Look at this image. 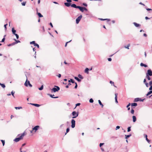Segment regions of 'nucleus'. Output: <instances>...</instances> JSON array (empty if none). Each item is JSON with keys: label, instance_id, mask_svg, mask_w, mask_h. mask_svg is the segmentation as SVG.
Here are the masks:
<instances>
[{"label": "nucleus", "instance_id": "nucleus-25", "mask_svg": "<svg viewBox=\"0 0 152 152\" xmlns=\"http://www.w3.org/2000/svg\"><path fill=\"white\" fill-rule=\"evenodd\" d=\"M89 70V69L88 68H86L85 70V72L87 74H88L89 72L88 71Z\"/></svg>", "mask_w": 152, "mask_h": 152}, {"label": "nucleus", "instance_id": "nucleus-16", "mask_svg": "<svg viewBox=\"0 0 152 152\" xmlns=\"http://www.w3.org/2000/svg\"><path fill=\"white\" fill-rule=\"evenodd\" d=\"M133 24L136 27H140V25L139 24H138L135 22H134Z\"/></svg>", "mask_w": 152, "mask_h": 152}, {"label": "nucleus", "instance_id": "nucleus-30", "mask_svg": "<svg viewBox=\"0 0 152 152\" xmlns=\"http://www.w3.org/2000/svg\"><path fill=\"white\" fill-rule=\"evenodd\" d=\"M78 77L80 79H83V76L80 74H79L78 75Z\"/></svg>", "mask_w": 152, "mask_h": 152}, {"label": "nucleus", "instance_id": "nucleus-46", "mask_svg": "<svg viewBox=\"0 0 152 152\" xmlns=\"http://www.w3.org/2000/svg\"><path fill=\"white\" fill-rule=\"evenodd\" d=\"M14 35H15V36L17 39H19V35H18V34H16Z\"/></svg>", "mask_w": 152, "mask_h": 152}, {"label": "nucleus", "instance_id": "nucleus-33", "mask_svg": "<svg viewBox=\"0 0 152 152\" xmlns=\"http://www.w3.org/2000/svg\"><path fill=\"white\" fill-rule=\"evenodd\" d=\"M14 40L15 41V42H16V44H17L18 43H20V41L19 40H17L15 39H14Z\"/></svg>", "mask_w": 152, "mask_h": 152}, {"label": "nucleus", "instance_id": "nucleus-57", "mask_svg": "<svg viewBox=\"0 0 152 152\" xmlns=\"http://www.w3.org/2000/svg\"><path fill=\"white\" fill-rule=\"evenodd\" d=\"M104 143H100L99 144L100 147H101V146L104 144Z\"/></svg>", "mask_w": 152, "mask_h": 152}, {"label": "nucleus", "instance_id": "nucleus-18", "mask_svg": "<svg viewBox=\"0 0 152 152\" xmlns=\"http://www.w3.org/2000/svg\"><path fill=\"white\" fill-rule=\"evenodd\" d=\"M140 65L141 66H144L145 67H148V65L146 64H144L142 63H141L140 64Z\"/></svg>", "mask_w": 152, "mask_h": 152}, {"label": "nucleus", "instance_id": "nucleus-6", "mask_svg": "<svg viewBox=\"0 0 152 152\" xmlns=\"http://www.w3.org/2000/svg\"><path fill=\"white\" fill-rule=\"evenodd\" d=\"M72 0H66L67 2H65L64 4L65 6L67 7H69L70 6H71V3H70L72 2Z\"/></svg>", "mask_w": 152, "mask_h": 152}, {"label": "nucleus", "instance_id": "nucleus-31", "mask_svg": "<svg viewBox=\"0 0 152 152\" xmlns=\"http://www.w3.org/2000/svg\"><path fill=\"white\" fill-rule=\"evenodd\" d=\"M43 87H44V86H43V85H42L41 87L39 88H38V89L40 90V91H41L43 89Z\"/></svg>", "mask_w": 152, "mask_h": 152}, {"label": "nucleus", "instance_id": "nucleus-2", "mask_svg": "<svg viewBox=\"0 0 152 152\" xmlns=\"http://www.w3.org/2000/svg\"><path fill=\"white\" fill-rule=\"evenodd\" d=\"M24 133H23L21 134L20 136L19 137H16L14 140V141L16 142H18L20 140L22 139L23 138V137L24 136Z\"/></svg>", "mask_w": 152, "mask_h": 152}, {"label": "nucleus", "instance_id": "nucleus-61", "mask_svg": "<svg viewBox=\"0 0 152 152\" xmlns=\"http://www.w3.org/2000/svg\"><path fill=\"white\" fill-rule=\"evenodd\" d=\"M108 60L109 61H112V58H108Z\"/></svg>", "mask_w": 152, "mask_h": 152}, {"label": "nucleus", "instance_id": "nucleus-37", "mask_svg": "<svg viewBox=\"0 0 152 152\" xmlns=\"http://www.w3.org/2000/svg\"><path fill=\"white\" fill-rule=\"evenodd\" d=\"M15 108L16 110L20 109L22 108V107H15Z\"/></svg>", "mask_w": 152, "mask_h": 152}, {"label": "nucleus", "instance_id": "nucleus-38", "mask_svg": "<svg viewBox=\"0 0 152 152\" xmlns=\"http://www.w3.org/2000/svg\"><path fill=\"white\" fill-rule=\"evenodd\" d=\"M131 126H129L127 128V132H129L131 131Z\"/></svg>", "mask_w": 152, "mask_h": 152}, {"label": "nucleus", "instance_id": "nucleus-51", "mask_svg": "<svg viewBox=\"0 0 152 152\" xmlns=\"http://www.w3.org/2000/svg\"><path fill=\"white\" fill-rule=\"evenodd\" d=\"M145 84L147 87H149V84L148 83H145Z\"/></svg>", "mask_w": 152, "mask_h": 152}, {"label": "nucleus", "instance_id": "nucleus-17", "mask_svg": "<svg viewBox=\"0 0 152 152\" xmlns=\"http://www.w3.org/2000/svg\"><path fill=\"white\" fill-rule=\"evenodd\" d=\"M12 33L14 35H15L16 34V30H15L14 28H12Z\"/></svg>", "mask_w": 152, "mask_h": 152}, {"label": "nucleus", "instance_id": "nucleus-50", "mask_svg": "<svg viewBox=\"0 0 152 152\" xmlns=\"http://www.w3.org/2000/svg\"><path fill=\"white\" fill-rule=\"evenodd\" d=\"M75 86L74 88L76 89L77 88V83H76V82L75 83Z\"/></svg>", "mask_w": 152, "mask_h": 152}, {"label": "nucleus", "instance_id": "nucleus-52", "mask_svg": "<svg viewBox=\"0 0 152 152\" xmlns=\"http://www.w3.org/2000/svg\"><path fill=\"white\" fill-rule=\"evenodd\" d=\"M7 24H5L4 25V28L5 30H7Z\"/></svg>", "mask_w": 152, "mask_h": 152}, {"label": "nucleus", "instance_id": "nucleus-14", "mask_svg": "<svg viewBox=\"0 0 152 152\" xmlns=\"http://www.w3.org/2000/svg\"><path fill=\"white\" fill-rule=\"evenodd\" d=\"M137 105V104L136 103H131V106L133 107H136Z\"/></svg>", "mask_w": 152, "mask_h": 152}, {"label": "nucleus", "instance_id": "nucleus-43", "mask_svg": "<svg viewBox=\"0 0 152 152\" xmlns=\"http://www.w3.org/2000/svg\"><path fill=\"white\" fill-rule=\"evenodd\" d=\"M115 100H117V96H118V94L117 93H115Z\"/></svg>", "mask_w": 152, "mask_h": 152}, {"label": "nucleus", "instance_id": "nucleus-39", "mask_svg": "<svg viewBox=\"0 0 152 152\" xmlns=\"http://www.w3.org/2000/svg\"><path fill=\"white\" fill-rule=\"evenodd\" d=\"M26 1H24L21 3V4L22 6H25L26 5Z\"/></svg>", "mask_w": 152, "mask_h": 152}, {"label": "nucleus", "instance_id": "nucleus-49", "mask_svg": "<svg viewBox=\"0 0 152 152\" xmlns=\"http://www.w3.org/2000/svg\"><path fill=\"white\" fill-rule=\"evenodd\" d=\"M72 41V40H70V41H69V42H66V43H65V46L66 47L67 46V44L68 43L71 42V41Z\"/></svg>", "mask_w": 152, "mask_h": 152}, {"label": "nucleus", "instance_id": "nucleus-28", "mask_svg": "<svg viewBox=\"0 0 152 152\" xmlns=\"http://www.w3.org/2000/svg\"><path fill=\"white\" fill-rule=\"evenodd\" d=\"M110 83L111 85L112 86L113 85L115 87H116V86L115 85H114V82H113L112 81H110Z\"/></svg>", "mask_w": 152, "mask_h": 152}, {"label": "nucleus", "instance_id": "nucleus-12", "mask_svg": "<svg viewBox=\"0 0 152 152\" xmlns=\"http://www.w3.org/2000/svg\"><path fill=\"white\" fill-rule=\"evenodd\" d=\"M144 137L145 138V140L147 141L149 143H150V140L148 139L147 137H148V135L145 134H144Z\"/></svg>", "mask_w": 152, "mask_h": 152}, {"label": "nucleus", "instance_id": "nucleus-56", "mask_svg": "<svg viewBox=\"0 0 152 152\" xmlns=\"http://www.w3.org/2000/svg\"><path fill=\"white\" fill-rule=\"evenodd\" d=\"M130 105H131V103H129L126 106V107L128 108Z\"/></svg>", "mask_w": 152, "mask_h": 152}, {"label": "nucleus", "instance_id": "nucleus-20", "mask_svg": "<svg viewBox=\"0 0 152 152\" xmlns=\"http://www.w3.org/2000/svg\"><path fill=\"white\" fill-rule=\"evenodd\" d=\"M37 14L39 18H41L43 17V15L40 12H37Z\"/></svg>", "mask_w": 152, "mask_h": 152}, {"label": "nucleus", "instance_id": "nucleus-10", "mask_svg": "<svg viewBox=\"0 0 152 152\" xmlns=\"http://www.w3.org/2000/svg\"><path fill=\"white\" fill-rule=\"evenodd\" d=\"M146 76H152V71L151 69H149L147 70V72L146 73Z\"/></svg>", "mask_w": 152, "mask_h": 152}, {"label": "nucleus", "instance_id": "nucleus-26", "mask_svg": "<svg viewBox=\"0 0 152 152\" xmlns=\"http://www.w3.org/2000/svg\"><path fill=\"white\" fill-rule=\"evenodd\" d=\"M132 136V135L130 134L129 135H125V138L126 139H127L130 136Z\"/></svg>", "mask_w": 152, "mask_h": 152}, {"label": "nucleus", "instance_id": "nucleus-36", "mask_svg": "<svg viewBox=\"0 0 152 152\" xmlns=\"http://www.w3.org/2000/svg\"><path fill=\"white\" fill-rule=\"evenodd\" d=\"M1 141L2 142L3 145L4 146L5 145V142L4 140H1Z\"/></svg>", "mask_w": 152, "mask_h": 152}, {"label": "nucleus", "instance_id": "nucleus-34", "mask_svg": "<svg viewBox=\"0 0 152 152\" xmlns=\"http://www.w3.org/2000/svg\"><path fill=\"white\" fill-rule=\"evenodd\" d=\"M15 93V92L14 91H12L11 92V94H12V96H13V97L14 98H15V96H14Z\"/></svg>", "mask_w": 152, "mask_h": 152}, {"label": "nucleus", "instance_id": "nucleus-59", "mask_svg": "<svg viewBox=\"0 0 152 152\" xmlns=\"http://www.w3.org/2000/svg\"><path fill=\"white\" fill-rule=\"evenodd\" d=\"M150 87L149 88V90H152V86H150Z\"/></svg>", "mask_w": 152, "mask_h": 152}, {"label": "nucleus", "instance_id": "nucleus-32", "mask_svg": "<svg viewBox=\"0 0 152 152\" xmlns=\"http://www.w3.org/2000/svg\"><path fill=\"white\" fill-rule=\"evenodd\" d=\"M69 130L70 129L69 128H68L66 129V132L65 133V135L66 134L69 132Z\"/></svg>", "mask_w": 152, "mask_h": 152}, {"label": "nucleus", "instance_id": "nucleus-23", "mask_svg": "<svg viewBox=\"0 0 152 152\" xmlns=\"http://www.w3.org/2000/svg\"><path fill=\"white\" fill-rule=\"evenodd\" d=\"M74 78L78 82H80L81 81V79H80L78 77H74Z\"/></svg>", "mask_w": 152, "mask_h": 152}, {"label": "nucleus", "instance_id": "nucleus-53", "mask_svg": "<svg viewBox=\"0 0 152 152\" xmlns=\"http://www.w3.org/2000/svg\"><path fill=\"white\" fill-rule=\"evenodd\" d=\"M120 126H117L116 127V129H115L116 130H117V129H120Z\"/></svg>", "mask_w": 152, "mask_h": 152}, {"label": "nucleus", "instance_id": "nucleus-4", "mask_svg": "<svg viewBox=\"0 0 152 152\" xmlns=\"http://www.w3.org/2000/svg\"><path fill=\"white\" fill-rule=\"evenodd\" d=\"M72 114L73 116L72 118H75L78 116L79 112H76L75 111H73L72 112Z\"/></svg>", "mask_w": 152, "mask_h": 152}, {"label": "nucleus", "instance_id": "nucleus-42", "mask_svg": "<svg viewBox=\"0 0 152 152\" xmlns=\"http://www.w3.org/2000/svg\"><path fill=\"white\" fill-rule=\"evenodd\" d=\"M150 76H149L146 75V77L148 80H151V78L150 77Z\"/></svg>", "mask_w": 152, "mask_h": 152}, {"label": "nucleus", "instance_id": "nucleus-7", "mask_svg": "<svg viewBox=\"0 0 152 152\" xmlns=\"http://www.w3.org/2000/svg\"><path fill=\"white\" fill-rule=\"evenodd\" d=\"M82 18V16L81 15L76 19V23L77 24H78L79 23Z\"/></svg>", "mask_w": 152, "mask_h": 152}, {"label": "nucleus", "instance_id": "nucleus-9", "mask_svg": "<svg viewBox=\"0 0 152 152\" xmlns=\"http://www.w3.org/2000/svg\"><path fill=\"white\" fill-rule=\"evenodd\" d=\"M145 99H142L141 98H136L134 99V102H137L138 101L143 102Z\"/></svg>", "mask_w": 152, "mask_h": 152}, {"label": "nucleus", "instance_id": "nucleus-29", "mask_svg": "<svg viewBox=\"0 0 152 152\" xmlns=\"http://www.w3.org/2000/svg\"><path fill=\"white\" fill-rule=\"evenodd\" d=\"M0 85L3 88L5 87L6 86L4 84L1 83H0Z\"/></svg>", "mask_w": 152, "mask_h": 152}, {"label": "nucleus", "instance_id": "nucleus-40", "mask_svg": "<svg viewBox=\"0 0 152 152\" xmlns=\"http://www.w3.org/2000/svg\"><path fill=\"white\" fill-rule=\"evenodd\" d=\"M48 95L51 98H53L54 97L53 96H54V95L53 94L52 95L50 94H48Z\"/></svg>", "mask_w": 152, "mask_h": 152}, {"label": "nucleus", "instance_id": "nucleus-58", "mask_svg": "<svg viewBox=\"0 0 152 152\" xmlns=\"http://www.w3.org/2000/svg\"><path fill=\"white\" fill-rule=\"evenodd\" d=\"M149 86H152V81H150L149 83Z\"/></svg>", "mask_w": 152, "mask_h": 152}, {"label": "nucleus", "instance_id": "nucleus-55", "mask_svg": "<svg viewBox=\"0 0 152 152\" xmlns=\"http://www.w3.org/2000/svg\"><path fill=\"white\" fill-rule=\"evenodd\" d=\"M130 45H128L127 46H125V48H127L128 49H129V46Z\"/></svg>", "mask_w": 152, "mask_h": 152}, {"label": "nucleus", "instance_id": "nucleus-47", "mask_svg": "<svg viewBox=\"0 0 152 152\" xmlns=\"http://www.w3.org/2000/svg\"><path fill=\"white\" fill-rule=\"evenodd\" d=\"M80 103H77V104H75V108L77 106H80Z\"/></svg>", "mask_w": 152, "mask_h": 152}, {"label": "nucleus", "instance_id": "nucleus-27", "mask_svg": "<svg viewBox=\"0 0 152 152\" xmlns=\"http://www.w3.org/2000/svg\"><path fill=\"white\" fill-rule=\"evenodd\" d=\"M98 102H99V105L101 106L102 107H103L104 105L102 104L101 101L100 100H98Z\"/></svg>", "mask_w": 152, "mask_h": 152}, {"label": "nucleus", "instance_id": "nucleus-24", "mask_svg": "<svg viewBox=\"0 0 152 152\" xmlns=\"http://www.w3.org/2000/svg\"><path fill=\"white\" fill-rule=\"evenodd\" d=\"M150 91L148 92V93L146 94L147 96H148L150 94H152V90H150Z\"/></svg>", "mask_w": 152, "mask_h": 152}, {"label": "nucleus", "instance_id": "nucleus-19", "mask_svg": "<svg viewBox=\"0 0 152 152\" xmlns=\"http://www.w3.org/2000/svg\"><path fill=\"white\" fill-rule=\"evenodd\" d=\"M68 82L69 83H75V82L74 80L72 79H70V80H68Z\"/></svg>", "mask_w": 152, "mask_h": 152}, {"label": "nucleus", "instance_id": "nucleus-11", "mask_svg": "<svg viewBox=\"0 0 152 152\" xmlns=\"http://www.w3.org/2000/svg\"><path fill=\"white\" fill-rule=\"evenodd\" d=\"M39 128V126L38 125L35 126L34 127L32 128L33 130H34L35 132H36Z\"/></svg>", "mask_w": 152, "mask_h": 152}, {"label": "nucleus", "instance_id": "nucleus-64", "mask_svg": "<svg viewBox=\"0 0 152 152\" xmlns=\"http://www.w3.org/2000/svg\"><path fill=\"white\" fill-rule=\"evenodd\" d=\"M143 83L144 84H145V83H147L146 81V80L145 79H144V81H143Z\"/></svg>", "mask_w": 152, "mask_h": 152}, {"label": "nucleus", "instance_id": "nucleus-21", "mask_svg": "<svg viewBox=\"0 0 152 152\" xmlns=\"http://www.w3.org/2000/svg\"><path fill=\"white\" fill-rule=\"evenodd\" d=\"M132 119L133 121L134 122H135L136 121V117L135 116H132Z\"/></svg>", "mask_w": 152, "mask_h": 152}, {"label": "nucleus", "instance_id": "nucleus-41", "mask_svg": "<svg viewBox=\"0 0 152 152\" xmlns=\"http://www.w3.org/2000/svg\"><path fill=\"white\" fill-rule=\"evenodd\" d=\"M94 102V100L92 98H91L89 99V102L91 103H92Z\"/></svg>", "mask_w": 152, "mask_h": 152}, {"label": "nucleus", "instance_id": "nucleus-48", "mask_svg": "<svg viewBox=\"0 0 152 152\" xmlns=\"http://www.w3.org/2000/svg\"><path fill=\"white\" fill-rule=\"evenodd\" d=\"M82 4L83 6H85L86 7H87L88 6L87 4L85 3H83Z\"/></svg>", "mask_w": 152, "mask_h": 152}, {"label": "nucleus", "instance_id": "nucleus-15", "mask_svg": "<svg viewBox=\"0 0 152 152\" xmlns=\"http://www.w3.org/2000/svg\"><path fill=\"white\" fill-rule=\"evenodd\" d=\"M99 19L101 20H102V21L107 20V22H108L110 20V19H107V18L103 19V18H99Z\"/></svg>", "mask_w": 152, "mask_h": 152}, {"label": "nucleus", "instance_id": "nucleus-22", "mask_svg": "<svg viewBox=\"0 0 152 152\" xmlns=\"http://www.w3.org/2000/svg\"><path fill=\"white\" fill-rule=\"evenodd\" d=\"M134 108V107H132V108L130 112H131V113L132 114H134V110L133 109Z\"/></svg>", "mask_w": 152, "mask_h": 152}, {"label": "nucleus", "instance_id": "nucleus-54", "mask_svg": "<svg viewBox=\"0 0 152 152\" xmlns=\"http://www.w3.org/2000/svg\"><path fill=\"white\" fill-rule=\"evenodd\" d=\"M5 38L3 37V38L2 39L1 42H4L5 40Z\"/></svg>", "mask_w": 152, "mask_h": 152}, {"label": "nucleus", "instance_id": "nucleus-1", "mask_svg": "<svg viewBox=\"0 0 152 152\" xmlns=\"http://www.w3.org/2000/svg\"><path fill=\"white\" fill-rule=\"evenodd\" d=\"M71 7L74 8L79 9L80 11L82 12H83L84 11L83 7L79 6H77L75 4H72Z\"/></svg>", "mask_w": 152, "mask_h": 152}, {"label": "nucleus", "instance_id": "nucleus-62", "mask_svg": "<svg viewBox=\"0 0 152 152\" xmlns=\"http://www.w3.org/2000/svg\"><path fill=\"white\" fill-rule=\"evenodd\" d=\"M58 77H59V78H60L61 77V74H58Z\"/></svg>", "mask_w": 152, "mask_h": 152}, {"label": "nucleus", "instance_id": "nucleus-8", "mask_svg": "<svg viewBox=\"0 0 152 152\" xmlns=\"http://www.w3.org/2000/svg\"><path fill=\"white\" fill-rule=\"evenodd\" d=\"M71 126L72 128H73L75 127V121L74 119H73L71 120Z\"/></svg>", "mask_w": 152, "mask_h": 152}, {"label": "nucleus", "instance_id": "nucleus-63", "mask_svg": "<svg viewBox=\"0 0 152 152\" xmlns=\"http://www.w3.org/2000/svg\"><path fill=\"white\" fill-rule=\"evenodd\" d=\"M151 18H148V17H145V18L146 20H148V19H149Z\"/></svg>", "mask_w": 152, "mask_h": 152}, {"label": "nucleus", "instance_id": "nucleus-44", "mask_svg": "<svg viewBox=\"0 0 152 152\" xmlns=\"http://www.w3.org/2000/svg\"><path fill=\"white\" fill-rule=\"evenodd\" d=\"M145 8H146V10L147 11H152V9H151V8H147L146 7H145Z\"/></svg>", "mask_w": 152, "mask_h": 152}, {"label": "nucleus", "instance_id": "nucleus-13", "mask_svg": "<svg viewBox=\"0 0 152 152\" xmlns=\"http://www.w3.org/2000/svg\"><path fill=\"white\" fill-rule=\"evenodd\" d=\"M30 104L31 105L34 106L35 107H39L40 106V105L37 104L30 103Z\"/></svg>", "mask_w": 152, "mask_h": 152}, {"label": "nucleus", "instance_id": "nucleus-35", "mask_svg": "<svg viewBox=\"0 0 152 152\" xmlns=\"http://www.w3.org/2000/svg\"><path fill=\"white\" fill-rule=\"evenodd\" d=\"M30 44H33L34 45L36 44L35 42L34 41H32L30 42Z\"/></svg>", "mask_w": 152, "mask_h": 152}, {"label": "nucleus", "instance_id": "nucleus-3", "mask_svg": "<svg viewBox=\"0 0 152 152\" xmlns=\"http://www.w3.org/2000/svg\"><path fill=\"white\" fill-rule=\"evenodd\" d=\"M54 86V87L51 89V92H56L60 90V88L59 86Z\"/></svg>", "mask_w": 152, "mask_h": 152}, {"label": "nucleus", "instance_id": "nucleus-45", "mask_svg": "<svg viewBox=\"0 0 152 152\" xmlns=\"http://www.w3.org/2000/svg\"><path fill=\"white\" fill-rule=\"evenodd\" d=\"M34 46L37 47L38 48H39V45L38 44L36 43L34 45Z\"/></svg>", "mask_w": 152, "mask_h": 152}, {"label": "nucleus", "instance_id": "nucleus-5", "mask_svg": "<svg viewBox=\"0 0 152 152\" xmlns=\"http://www.w3.org/2000/svg\"><path fill=\"white\" fill-rule=\"evenodd\" d=\"M26 80L24 83V85L26 86L27 87L28 86L30 87H31L32 86V85L30 83V82L28 80L26 76Z\"/></svg>", "mask_w": 152, "mask_h": 152}, {"label": "nucleus", "instance_id": "nucleus-60", "mask_svg": "<svg viewBox=\"0 0 152 152\" xmlns=\"http://www.w3.org/2000/svg\"><path fill=\"white\" fill-rule=\"evenodd\" d=\"M7 45L8 46H13L12 45V43H11V44H8Z\"/></svg>", "mask_w": 152, "mask_h": 152}]
</instances>
